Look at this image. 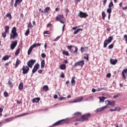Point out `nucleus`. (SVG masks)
Segmentation results:
<instances>
[{
	"label": "nucleus",
	"instance_id": "f257e3e1",
	"mask_svg": "<svg viewBox=\"0 0 127 127\" xmlns=\"http://www.w3.org/2000/svg\"><path fill=\"white\" fill-rule=\"evenodd\" d=\"M69 122H70V120L67 119L61 120L53 124L50 126V127H58L59 126H62V125H64V124H69Z\"/></svg>",
	"mask_w": 127,
	"mask_h": 127
},
{
	"label": "nucleus",
	"instance_id": "f03ea898",
	"mask_svg": "<svg viewBox=\"0 0 127 127\" xmlns=\"http://www.w3.org/2000/svg\"><path fill=\"white\" fill-rule=\"evenodd\" d=\"M56 21H60L61 23L63 24H65V22H66V20L64 19V15L63 14H59L56 17Z\"/></svg>",
	"mask_w": 127,
	"mask_h": 127
},
{
	"label": "nucleus",
	"instance_id": "7ed1b4c3",
	"mask_svg": "<svg viewBox=\"0 0 127 127\" xmlns=\"http://www.w3.org/2000/svg\"><path fill=\"white\" fill-rule=\"evenodd\" d=\"M91 117L90 113H87L84 114L81 116V117L80 118V122H87L89 121V118Z\"/></svg>",
	"mask_w": 127,
	"mask_h": 127
},
{
	"label": "nucleus",
	"instance_id": "20e7f679",
	"mask_svg": "<svg viewBox=\"0 0 127 127\" xmlns=\"http://www.w3.org/2000/svg\"><path fill=\"white\" fill-rule=\"evenodd\" d=\"M11 33L10 34V39H14L17 37V33H16V28L13 27L11 30Z\"/></svg>",
	"mask_w": 127,
	"mask_h": 127
},
{
	"label": "nucleus",
	"instance_id": "39448f33",
	"mask_svg": "<svg viewBox=\"0 0 127 127\" xmlns=\"http://www.w3.org/2000/svg\"><path fill=\"white\" fill-rule=\"evenodd\" d=\"M113 41V37L110 36L108 38L107 40H105L104 42V48H107L108 44H110L111 42Z\"/></svg>",
	"mask_w": 127,
	"mask_h": 127
},
{
	"label": "nucleus",
	"instance_id": "423d86ee",
	"mask_svg": "<svg viewBox=\"0 0 127 127\" xmlns=\"http://www.w3.org/2000/svg\"><path fill=\"white\" fill-rule=\"evenodd\" d=\"M22 70L23 74H27L29 72V67L27 65H23Z\"/></svg>",
	"mask_w": 127,
	"mask_h": 127
},
{
	"label": "nucleus",
	"instance_id": "0eeeda50",
	"mask_svg": "<svg viewBox=\"0 0 127 127\" xmlns=\"http://www.w3.org/2000/svg\"><path fill=\"white\" fill-rule=\"evenodd\" d=\"M36 61L35 60H30L27 63V64L28 67L30 68H32L33 65H34V63H35Z\"/></svg>",
	"mask_w": 127,
	"mask_h": 127
},
{
	"label": "nucleus",
	"instance_id": "6e6552de",
	"mask_svg": "<svg viewBox=\"0 0 127 127\" xmlns=\"http://www.w3.org/2000/svg\"><path fill=\"white\" fill-rule=\"evenodd\" d=\"M16 45H17V41H12L11 42V44L10 46V48L11 50H13L14 48L16 47Z\"/></svg>",
	"mask_w": 127,
	"mask_h": 127
},
{
	"label": "nucleus",
	"instance_id": "1a4fd4ad",
	"mask_svg": "<svg viewBox=\"0 0 127 127\" xmlns=\"http://www.w3.org/2000/svg\"><path fill=\"white\" fill-rule=\"evenodd\" d=\"M40 67V65L39 64H36L34 65V67L32 69V73L33 74H34L36 71Z\"/></svg>",
	"mask_w": 127,
	"mask_h": 127
},
{
	"label": "nucleus",
	"instance_id": "9d476101",
	"mask_svg": "<svg viewBox=\"0 0 127 127\" xmlns=\"http://www.w3.org/2000/svg\"><path fill=\"white\" fill-rule=\"evenodd\" d=\"M89 16V15L87 13L83 12L82 11L80 12V17L82 18H86V17Z\"/></svg>",
	"mask_w": 127,
	"mask_h": 127
},
{
	"label": "nucleus",
	"instance_id": "9b49d317",
	"mask_svg": "<svg viewBox=\"0 0 127 127\" xmlns=\"http://www.w3.org/2000/svg\"><path fill=\"white\" fill-rule=\"evenodd\" d=\"M107 108H108V106L106 105L105 106H103L102 107L98 108L96 111V113H99L100 112H102V111H104L105 110V109H107Z\"/></svg>",
	"mask_w": 127,
	"mask_h": 127
},
{
	"label": "nucleus",
	"instance_id": "f8f14e48",
	"mask_svg": "<svg viewBox=\"0 0 127 127\" xmlns=\"http://www.w3.org/2000/svg\"><path fill=\"white\" fill-rule=\"evenodd\" d=\"M126 75H127V69H125L122 71V76L124 79H127Z\"/></svg>",
	"mask_w": 127,
	"mask_h": 127
},
{
	"label": "nucleus",
	"instance_id": "ddd939ff",
	"mask_svg": "<svg viewBox=\"0 0 127 127\" xmlns=\"http://www.w3.org/2000/svg\"><path fill=\"white\" fill-rule=\"evenodd\" d=\"M110 63L112 65H116V64H117V63H118V60H117V59L114 60L113 59H110Z\"/></svg>",
	"mask_w": 127,
	"mask_h": 127
},
{
	"label": "nucleus",
	"instance_id": "4468645a",
	"mask_svg": "<svg viewBox=\"0 0 127 127\" xmlns=\"http://www.w3.org/2000/svg\"><path fill=\"white\" fill-rule=\"evenodd\" d=\"M21 64V62L19 59H17L16 61V64H15V68H16L18 67V65H20Z\"/></svg>",
	"mask_w": 127,
	"mask_h": 127
},
{
	"label": "nucleus",
	"instance_id": "2eb2a0df",
	"mask_svg": "<svg viewBox=\"0 0 127 127\" xmlns=\"http://www.w3.org/2000/svg\"><path fill=\"white\" fill-rule=\"evenodd\" d=\"M40 101V98L37 97L32 100V103H38Z\"/></svg>",
	"mask_w": 127,
	"mask_h": 127
},
{
	"label": "nucleus",
	"instance_id": "dca6fc26",
	"mask_svg": "<svg viewBox=\"0 0 127 127\" xmlns=\"http://www.w3.org/2000/svg\"><path fill=\"white\" fill-rule=\"evenodd\" d=\"M14 118L13 117H10L9 118H7L4 119V121L5 122V123H9L10 122H11V121H12V120H14Z\"/></svg>",
	"mask_w": 127,
	"mask_h": 127
},
{
	"label": "nucleus",
	"instance_id": "f3484780",
	"mask_svg": "<svg viewBox=\"0 0 127 127\" xmlns=\"http://www.w3.org/2000/svg\"><path fill=\"white\" fill-rule=\"evenodd\" d=\"M50 10V7L47 6L44 9V13H49V11Z\"/></svg>",
	"mask_w": 127,
	"mask_h": 127
},
{
	"label": "nucleus",
	"instance_id": "a211bd4d",
	"mask_svg": "<svg viewBox=\"0 0 127 127\" xmlns=\"http://www.w3.org/2000/svg\"><path fill=\"white\" fill-rule=\"evenodd\" d=\"M45 67V60H42L41 62V67L44 68Z\"/></svg>",
	"mask_w": 127,
	"mask_h": 127
},
{
	"label": "nucleus",
	"instance_id": "6ab92c4d",
	"mask_svg": "<svg viewBox=\"0 0 127 127\" xmlns=\"http://www.w3.org/2000/svg\"><path fill=\"white\" fill-rule=\"evenodd\" d=\"M21 1H22V0H15V2L14 3L15 7H17V5L19 3H20V2H21Z\"/></svg>",
	"mask_w": 127,
	"mask_h": 127
},
{
	"label": "nucleus",
	"instance_id": "aec40b11",
	"mask_svg": "<svg viewBox=\"0 0 127 127\" xmlns=\"http://www.w3.org/2000/svg\"><path fill=\"white\" fill-rule=\"evenodd\" d=\"M33 47L32 46H31L29 48V49L28 50V55H30V53L32 52V50H33Z\"/></svg>",
	"mask_w": 127,
	"mask_h": 127
},
{
	"label": "nucleus",
	"instance_id": "412c9836",
	"mask_svg": "<svg viewBox=\"0 0 127 127\" xmlns=\"http://www.w3.org/2000/svg\"><path fill=\"white\" fill-rule=\"evenodd\" d=\"M99 99L100 100V103H101V102L102 103H104L105 102V100H106V97L103 96V97H99Z\"/></svg>",
	"mask_w": 127,
	"mask_h": 127
},
{
	"label": "nucleus",
	"instance_id": "4be33fe9",
	"mask_svg": "<svg viewBox=\"0 0 127 127\" xmlns=\"http://www.w3.org/2000/svg\"><path fill=\"white\" fill-rule=\"evenodd\" d=\"M60 69H61V70H65V69H66V64H61L60 66Z\"/></svg>",
	"mask_w": 127,
	"mask_h": 127
},
{
	"label": "nucleus",
	"instance_id": "5701e85b",
	"mask_svg": "<svg viewBox=\"0 0 127 127\" xmlns=\"http://www.w3.org/2000/svg\"><path fill=\"white\" fill-rule=\"evenodd\" d=\"M8 58H9V57H8V56H7V55L4 56L2 58V60H1V62H2L3 60L4 61H6V60H8Z\"/></svg>",
	"mask_w": 127,
	"mask_h": 127
},
{
	"label": "nucleus",
	"instance_id": "b1692460",
	"mask_svg": "<svg viewBox=\"0 0 127 127\" xmlns=\"http://www.w3.org/2000/svg\"><path fill=\"white\" fill-rule=\"evenodd\" d=\"M87 50V48L81 47L80 48V51L83 53V52H86V51Z\"/></svg>",
	"mask_w": 127,
	"mask_h": 127
},
{
	"label": "nucleus",
	"instance_id": "393cba45",
	"mask_svg": "<svg viewBox=\"0 0 127 127\" xmlns=\"http://www.w3.org/2000/svg\"><path fill=\"white\" fill-rule=\"evenodd\" d=\"M4 32H6L7 33H9V26H5Z\"/></svg>",
	"mask_w": 127,
	"mask_h": 127
},
{
	"label": "nucleus",
	"instance_id": "a878e982",
	"mask_svg": "<svg viewBox=\"0 0 127 127\" xmlns=\"http://www.w3.org/2000/svg\"><path fill=\"white\" fill-rule=\"evenodd\" d=\"M18 88L19 90H22V89H23V83L22 82L19 83Z\"/></svg>",
	"mask_w": 127,
	"mask_h": 127
},
{
	"label": "nucleus",
	"instance_id": "bb28decb",
	"mask_svg": "<svg viewBox=\"0 0 127 127\" xmlns=\"http://www.w3.org/2000/svg\"><path fill=\"white\" fill-rule=\"evenodd\" d=\"M32 46L34 48L36 47H39V46H41V44H40V43H36V44H34L32 45Z\"/></svg>",
	"mask_w": 127,
	"mask_h": 127
},
{
	"label": "nucleus",
	"instance_id": "cd10ccee",
	"mask_svg": "<svg viewBox=\"0 0 127 127\" xmlns=\"http://www.w3.org/2000/svg\"><path fill=\"white\" fill-rule=\"evenodd\" d=\"M26 115H28V113H23L22 114H20V115H18L17 116H15L14 118L15 119H16V118H19L20 117H23V116H26Z\"/></svg>",
	"mask_w": 127,
	"mask_h": 127
},
{
	"label": "nucleus",
	"instance_id": "c85d7f7f",
	"mask_svg": "<svg viewBox=\"0 0 127 127\" xmlns=\"http://www.w3.org/2000/svg\"><path fill=\"white\" fill-rule=\"evenodd\" d=\"M7 84H8V86L9 87H10V88H12L13 87V85L12 84V82L10 80H9L8 81V83Z\"/></svg>",
	"mask_w": 127,
	"mask_h": 127
},
{
	"label": "nucleus",
	"instance_id": "c756f323",
	"mask_svg": "<svg viewBox=\"0 0 127 127\" xmlns=\"http://www.w3.org/2000/svg\"><path fill=\"white\" fill-rule=\"evenodd\" d=\"M71 83L72 86H75V77H72Z\"/></svg>",
	"mask_w": 127,
	"mask_h": 127
},
{
	"label": "nucleus",
	"instance_id": "7c9ffc66",
	"mask_svg": "<svg viewBox=\"0 0 127 127\" xmlns=\"http://www.w3.org/2000/svg\"><path fill=\"white\" fill-rule=\"evenodd\" d=\"M30 32V31L29 30V29H27L25 33V36H28Z\"/></svg>",
	"mask_w": 127,
	"mask_h": 127
},
{
	"label": "nucleus",
	"instance_id": "2f4dec72",
	"mask_svg": "<svg viewBox=\"0 0 127 127\" xmlns=\"http://www.w3.org/2000/svg\"><path fill=\"white\" fill-rule=\"evenodd\" d=\"M28 28L29 29V28H30V29L33 28V25H32V24H31V22H29V25H28Z\"/></svg>",
	"mask_w": 127,
	"mask_h": 127
},
{
	"label": "nucleus",
	"instance_id": "473e14b6",
	"mask_svg": "<svg viewBox=\"0 0 127 127\" xmlns=\"http://www.w3.org/2000/svg\"><path fill=\"white\" fill-rule=\"evenodd\" d=\"M63 54L64 55H66V56H69V52L66 51H63Z\"/></svg>",
	"mask_w": 127,
	"mask_h": 127
},
{
	"label": "nucleus",
	"instance_id": "72a5a7b5",
	"mask_svg": "<svg viewBox=\"0 0 127 127\" xmlns=\"http://www.w3.org/2000/svg\"><path fill=\"white\" fill-rule=\"evenodd\" d=\"M20 52V49H18L16 51V52H15V56H17V55H18V54H19Z\"/></svg>",
	"mask_w": 127,
	"mask_h": 127
},
{
	"label": "nucleus",
	"instance_id": "f704fd0d",
	"mask_svg": "<svg viewBox=\"0 0 127 127\" xmlns=\"http://www.w3.org/2000/svg\"><path fill=\"white\" fill-rule=\"evenodd\" d=\"M110 105L112 106V107H115L116 106V102H115V101H111Z\"/></svg>",
	"mask_w": 127,
	"mask_h": 127
},
{
	"label": "nucleus",
	"instance_id": "c9c22d12",
	"mask_svg": "<svg viewBox=\"0 0 127 127\" xmlns=\"http://www.w3.org/2000/svg\"><path fill=\"white\" fill-rule=\"evenodd\" d=\"M102 19H103V20H105V17H106V13L105 12V11H103L102 13Z\"/></svg>",
	"mask_w": 127,
	"mask_h": 127
},
{
	"label": "nucleus",
	"instance_id": "e433bc0d",
	"mask_svg": "<svg viewBox=\"0 0 127 127\" xmlns=\"http://www.w3.org/2000/svg\"><path fill=\"white\" fill-rule=\"evenodd\" d=\"M6 16V17H8L9 19H11V18H12V17L11 16V14L10 13H7Z\"/></svg>",
	"mask_w": 127,
	"mask_h": 127
},
{
	"label": "nucleus",
	"instance_id": "4c0bfd02",
	"mask_svg": "<svg viewBox=\"0 0 127 127\" xmlns=\"http://www.w3.org/2000/svg\"><path fill=\"white\" fill-rule=\"evenodd\" d=\"M77 66H80V62H77L75 63V64L73 65L74 68H75V67H77Z\"/></svg>",
	"mask_w": 127,
	"mask_h": 127
},
{
	"label": "nucleus",
	"instance_id": "58836bf2",
	"mask_svg": "<svg viewBox=\"0 0 127 127\" xmlns=\"http://www.w3.org/2000/svg\"><path fill=\"white\" fill-rule=\"evenodd\" d=\"M107 11L108 13H109V14L112 13V7H109L107 9Z\"/></svg>",
	"mask_w": 127,
	"mask_h": 127
},
{
	"label": "nucleus",
	"instance_id": "ea45409f",
	"mask_svg": "<svg viewBox=\"0 0 127 127\" xmlns=\"http://www.w3.org/2000/svg\"><path fill=\"white\" fill-rule=\"evenodd\" d=\"M84 59H86L87 61H89V54H86L85 56L84 57Z\"/></svg>",
	"mask_w": 127,
	"mask_h": 127
},
{
	"label": "nucleus",
	"instance_id": "a19ab883",
	"mask_svg": "<svg viewBox=\"0 0 127 127\" xmlns=\"http://www.w3.org/2000/svg\"><path fill=\"white\" fill-rule=\"evenodd\" d=\"M6 33H6L5 32H3L2 33V36L3 38H5V37H6Z\"/></svg>",
	"mask_w": 127,
	"mask_h": 127
},
{
	"label": "nucleus",
	"instance_id": "79ce46f5",
	"mask_svg": "<svg viewBox=\"0 0 127 127\" xmlns=\"http://www.w3.org/2000/svg\"><path fill=\"white\" fill-rule=\"evenodd\" d=\"M43 89L45 90V91H48L49 90L48 86L47 85L44 86Z\"/></svg>",
	"mask_w": 127,
	"mask_h": 127
},
{
	"label": "nucleus",
	"instance_id": "37998d69",
	"mask_svg": "<svg viewBox=\"0 0 127 127\" xmlns=\"http://www.w3.org/2000/svg\"><path fill=\"white\" fill-rule=\"evenodd\" d=\"M77 52H78V48L75 47V51H74V53L75 55H77V54H78Z\"/></svg>",
	"mask_w": 127,
	"mask_h": 127
},
{
	"label": "nucleus",
	"instance_id": "c03bdc74",
	"mask_svg": "<svg viewBox=\"0 0 127 127\" xmlns=\"http://www.w3.org/2000/svg\"><path fill=\"white\" fill-rule=\"evenodd\" d=\"M85 64V63H84V61H80V65L81 67H83V65Z\"/></svg>",
	"mask_w": 127,
	"mask_h": 127
},
{
	"label": "nucleus",
	"instance_id": "a18cd8bd",
	"mask_svg": "<svg viewBox=\"0 0 127 127\" xmlns=\"http://www.w3.org/2000/svg\"><path fill=\"white\" fill-rule=\"evenodd\" d=\"M114 48V44H112L108 46V49H113Z\"/></svg>",
	"mask_w": 127,
	"mask_h": 127
},
{
	"label": "nucleus",
	"instance_id": "49530a36",
	"mask_svg": "<svg viewBox=\"0 0 127 127\" xmlns=\"http://www.w3.org/2000/svg\"><path fill=\"white\" fill-rule=\"evenodd\" d=\"M121 96V94L118 93L117 95L113 96L114 99H116V98H119Z\"/></svg>",
	"mask_w": 127,
	"mask_h": 127
},
{
	"label": "nucleus",
	"instance_id": "de8ad7c7",
	"mask_svg": "<svg viewBox=\"0 0 127 127\" xmlns=\"http://www.w3.org/2000/svg\"><path fill=\"white\" fill-rule=\"evenodd\" d=\"M3 95L4 97L6 98V97H8V93H7V92L6 91H5L3 93Z\"/></svg>",
	"mask_w": 127,
	"mask_h": 127
},
{
	"label": "nucleus",
	"instance_id": "09e8293b",
	"mask_svg": "<svg viewBox=\"0 0 127 127\" xmlns=\"http://www.w3.org/2000/svg\"><path fill=\"white\" fill-rule=\"evenodd\" d=\"M105 103L107 104L108 106H110L111 105V101L110 100L105 101Z\"/></svg>",
	"mask_w": 127,
	"mask_h": 127
},
{
	"label": "nucleus",
	"instance_id": "8fccbe9b",
	"mask_svg": "<svg viewBox=\"0 0 127 127\" xmlns=\"http://www.w3.org/2000/svg\"><path fill=\"white\" fill-rule=\"evenodd\" d=\"M114 6V3H113V1L110 2V3L109 4V7H112V6Z\"/></svg>",
	"mask_w": 127,
	"mask_h": 127
},
{
	"label": "nucleus",
	"instance_id": "3c124183",
	"mask_svg": "<svg viewBox=\"0 0 127 127\" xmlns=\"http://www.w3.org/2000/svg\"><path fill=\"white\" fill-rule=\"evenodd\" d=\"M41 57L42 58H45L46 57V55L44 54V53L41 54Z\"/></svg>",
	"mask_w": 127,
	"mask_h": 127
},
{
	"label": "nucleus",
	"instance_id": "603ef678",
	"mask_svg": "<svg viewBox=\"0 0 127 127\" xmlns=\"http://www.w3.org/2000/svg\"><path fill=\"white\" fill-rule=\"evenodd\" d=\"M60 39V36H58L56 38L54 39L53 41H57Z\"/></svg>",
	"mask_w": 127,
	"mask_h": 127
},
{
	"label": "nucleus",
	"instance_id": "864d4df0",
	"mask_svg": "<svg viewBox=\"0 0 127 127\" xmlns=\"http://www.w3.org/2000/svg\"><path fill=\"white\" fill-rule=\"evenodd\" d=\"M65 13L67 15L70 11H69V9L67 8H65Z\"/></svg>",
	"mask_w": 127,
	"mask_h": 127
},
{
	"label": "nucleus",
	"instance_id": "5fc2aeb1",
	"mask_svg": "<svg viewBox=\"0 0 127 127\" xmlns=\"http://www.w3.org/2000/svg\"><path fill=\"white\" fill-rule=\"evenodd\" d=\"M50 31H46L45 32H44V34H50Z\"/></svg>",
	"mask_w": 127,
	"mask_h": 127
},
{
	"label": "nucleus",
	"instance_id": "6e6d98bb",
	"mask_svg": "<svg viewBox=\"0 0 127 127\" xmlns=\"http://www.w3.org/2000/svg\"><path fill=\"white\" fill-rule=\"evenodd\" d=\"M79 31H80V29H77L76 31H74V34H77Z\"/></svg>",
	"mask_w": 127,
	"mask_h": 127
},
{
	"label": "nucleus",
	"instance_id": "4d7b16f0",
	"mask_svg": "<svg viewBox=\"0 0 127 127\" xmlns=\"http://www.w3.org/2000/svg\"><path fill=\"white\" fill-rule=\"evenodd\" d=\"M72 47H73V46L69 45L67 46V49H69V50H71L72 49Z\"/></svg>",
	"mask_w": 127,
	"mask_h": 127
},
{
	"label": "nucleus",
	"instance_id": "13d9d810",
	"mask_svg": "<svg viewBox=\"0 0 127 127\" xmlns=\"http://www.w3.org/2000/svg\"><path fill=\"white\" fill-rule=\"evenodd\" d=\"M124 37L125 39V41L127 42V34L124 35Z\"/></svg>",
	"mask_w": 127,
	"mask_h": 127
},
{
	"label": "nucleus",
	"instance_id": "bf43d9fd",
	"mask_svg": "<svg viewBox=\"0 0 127 127\" xmlns=\"http://www.w3.org/2000/svg\"><path fill=\"white\" fill-rule=\"evenodd\" d=\"M61 77L62 78H65V74H64V73L62 72L61 73Z\"/></svg>",
	"mask_w": 127,
	"mask_h": 127
},
{
	"label": "nucleus",
	"instance_id": "052dcab7",
	"mask_svg": "<svg viewBox=\"0 0 127 127\" xmlns=\"http://www.w3.org/2000/svg\"><path fill=\"white\" fill-rule=\"evenodd\" d=\"M80 115V112H76L73 114V116H78Z\"/></svg>",
	"mask_w": 127,
	"mask_h": 127
},
{
	"label": "nucleus",
	"instance_id": "680f3d73",
	"mask_svg": "<svg viewBox=\"0 0 127 127\" xmlns=\"http://www.w3.org/2000/svg\"><path fill=\"white\" fill-rule=\"evenodd\" d=\"M42 72H43L42 69H39V70H38V72L39 74H41V73H42Z\"/></svg>",
	"mask_w": 127,
	"mask_h": 127
},
{
	"label": "nucleus",
	"instance_id": "e2e57ef3",
	"mask_svg": "<svg viewBox=\"0 0 127 127\" xmlns=\"http://www.w3.org/2000/svg\"><path fill=\"white\" fill-rule=\"evenodd\" d=\"M121 110H122V108H121V107H118L117 112H120Z\"/></svg>",
	"mask_w": 127,
	"mask_h": 127
},
{
	"label": "nucleus",
	"instance_id": "0e129e2a",
	"mask_svg": "<svg viewBox=\"0 0 127 127\" xmlns=\"http://www.w3.org/2000/svg\"><path fill=\"white\" fill-rule=\"evenodd\" d=\"M111 76H112V74H111V73H107V76L108 77V78H110L111 77Z\"/></svg>",
	"mask_w": 127,
	"mask_h": 127
},
{
	"label": "nucleus",
	"instance_id": "69168bd1",
	"mask_svg": "<svg viewBox=\"0 0 127 127\" xmlns=\"http://www.w3.org/2000/svg\"><path fill=\"white\" fill-rule=\"evenodd\" d=\"M51 25H52V24H51V23H49L47 25V27H49L50 26H51Z\"/></svg>",
	"mask_w": 127,
	"mask_h": 127
},
{
	"label": "nucleus",
	"instance_id": "338daca9",
	"mask_svg": "<svg viewBox=\"0 0 127 127\" xmlns=\"http://www.w3.org/2000/svg\"><path fill=\"white\" fill-rule=\"evenodd\" d=\"M92 92H93V93L96 92V89L93 88V89H92Z\"/></svg>",
	"mask_w": 127,
	"mask_h": 127
},
{
	"label": "nucleus",
	"instance_id": "774afa93",
	"mask_svg": "<svg viewBox=\"0 0 127 127\" xmlns=\"http://www.w3.org/2000/svg\"><path fill=\"white\" fill-rule=\"evenodd\" d=\"M64 99H65V98L63 97H60V99L61 100V101H63V100H64Z\"/></svg>",
	"mask_w": 127,
	"mask_h": 127
}]
</instances>
